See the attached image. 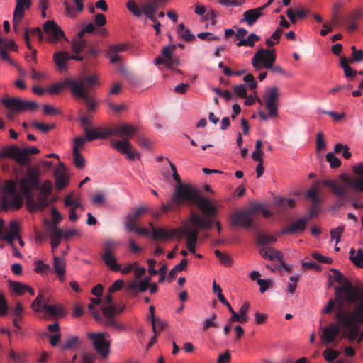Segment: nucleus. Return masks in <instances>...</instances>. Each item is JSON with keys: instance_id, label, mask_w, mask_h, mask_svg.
Instances as JSON below:
<instances>
[{"instance_id": "nucleus-1", "label": "nucleus", "mask_w": 363, "mask_h": 363, "mask_svg": "<svg viewBox=\"0 0 363 363\" xmlns=\"http://www.w3.org/2000/svg\"><path fill=\"white\" fill-rule=\"evenodd\" d=\"M352 169L354 173L359 176L352 177L342 174L340 177L342 182L341 184H338L331 179L323 181V184L329 187L333 194L337 197V206H340L345 201H348L354 208L359 209L363 208V203L359 196L354 193H350V190L354 192L363 193V163H359L353 167Z\"/></svg>"}, {"instance_id": "nucleus-2", "label": "nucleus", "mask_w": 363, "mask_h": 363, "mask_svg": "<svg viewBox=\"0 0 363 363\" xmlns=\"http://www.w3.org/2000/svg\"><path fill=\"white\" fill-rule=\"evenodd\" d=\"M333 280L340 286L335 287V298H330L323 310L324 314L331 313L335 308L363 303V286L353 284L336 269H331Z\"/></svg>"}, {"instance_id": "nucleus-3", "label": "nucleus", "mask_w": 363, "mask_h": 363, "mask_svg": "<svg viewBox=\"0 0 363 363\" xmlns=\"http://www.w3.org/2000/svg\"><path fill=\"white\" fill-rule=\"evenodd\" d=\"M172 177L178 183L174 193L172 195V201L175 206L179 207L183 203L195 204L203 213L208 217L216 213V207L208 199L203 197L196 189L182 183L181 177L177 172L172 173Z\"/></svg>"}, {"instance_id": "nucleus-4", "label": "nucleus", "mask_w": 363, "mask_h": 363, "mask_svg": "<svg viewBox=\"0 0 363 363\" xmlns=\"http://www.w3.org/2000/svg\"><path fill=\"white\" fill-rule=\"evenodd\" d=\"M23 196L27 199V205L30 211H43L49 205L48 197L39 194L36 200L33 199V191L29 196L21 195L16 189L13 180H6L2 188L1 207L5 211L18 210L23 203Z\"/></svg>"}, {"instance_id": "nucleus-5", "label": "nucleus", "mask_w": 363, "mask_h": 363, "mask_svg": "<svg viewBox=\"0 0 363 363\" xmlns=\"http://www.w3.org/2000/svg\"><path fill=\"white\" fill-rule=\"evenodd\" d=\"M335 318L342 327V336L350 342H357L359 325L363 324V303L335 308Z\"/></svg>"}, {"instance_id": "nucleus-6", "label": "nucleus", "mask_w": 363, "mask_h": 363, "mask_svg": "<svg viewBox=\"0 0 363 363\" xmlns=\"http://www.w3.org/2000/svg\"><path fill=\"white\" fill-rule=\"evenodd\" d=\"M276 61L275 50L259 48L252 58V65L256 71H259L262 67L274 73L284 74V69L279 65H274Z\"/></svg>"}, {"instance_id": "nucleus-7", "label": "nucleus", "mask_w": 363, "mask_h": 363, "mask_svg": "<svg viewBox=\"0 0 363 363\" xmlns=\"http://www.w3.org/2000/svg\"><path fill=\"white\" fill-rule=\"evenodd\" d=\"M1 102L9 111L6 116L9 120H12L16 113L34 111L38 108V104L36 102L22 100L18 97L1 99Z\"/></svg>"}, {"instance_id": "nucleus-8", "label": "nucleus", "mask_w": 363, "mask_h": 363, "mask_svg": "<svg viewBox=\"0 0 363 363\" xmlns=\"http://www.w3.org/2000/svg\"><path fill=\"white\" fill-rule=\"evenodd\" d=\"M98 84L99 82L96 75H86L83 78L79 88L76 90L74 96L85 101L89 112L94 111L96 106V100L89 94V91Z\"/></svg>"}, {"instance_id": "nucleus-9", "label": "nucleus", "mask_w": 363, "mask_h": 363, "mask_svg": "<svg viewBox=\"0 0 363 363\" xmlns=\"http://www.w3.org/2000/svg\"><path fill=\"white\" fill-rule=\"evenodd\" d=\"M126 7L134 16L139 18L143 14L151 21H155V13L158 9L155 3L151 0L140 5L137 4L134 0H129L126 3Z\"/></svg>"}, {"instance_id": "nucleus-10", "label": "nucleus", "mask_w": 363, "mask_h": 363, "mask_svg": "<svg viewBox=\"0 0 363 363\" xmlns=\"http://www.w3.org/2000/svg\"><path fill=\"white\" fill-rule=\"evenodd\" d=\"M40 170L36 167L27 169L26 177L20 179L19 184L23 196H29L39 185Z\"/></svg>"}, {"instance_id": "nucleus-11", "label": "nucleus", "mask_w": 363, "mask_h": 363, "mask_svg": "<svg viewBox=\"0 0 363 363\" xmlns=\"http://www.w3.org/2000/svg\"><path fill=\"white\" fill-rule=\"evenodd\" d=\"M44 297L40 294L32 303V308L36 312L43 311L46 314L53 317H63L65 315L62 307L44 303Z\"/></svg>"}, {"instance_id": "nucleus-12", "label": "nucleus", "mask_w": 363, "mask_h": 363, "mask_svg": "<svg viewBox=\"0 0 363 363\" xmlns=\"http://www.w3.org/2000/svg\"><path fill=\"white\" fill-rule=\"evenodd\" d=\"M88 338L92 342L96 351L106 357L109 353L111 341L108 340L109 335L107 333H89Z\"/></svg>"}, {"instance_id": "nucleus-13", "label": "nucleus", "mask_w": 363, "mask_h": 363, "mask_svg": "<svg viewBox=\"0 0 363 363\" xmlns=\"http://www.w3.org/2000/svg\"><path fill=\"white\" fill-rule=\"evenodd\" d=\"M217 213L212 216H207L204 213V218L195 212H191L190 215V222L194 226L198 227L201 230H209L212 228L213 223L216 225L218 233L221 232L222 228L220 222L214 221L213 218L216 216Z\"/></svg>"}, {"instance_id": "nucleus-14", "label": "nucleus", "mask_w": 363, "mask_h": 363, "mask_svg": "<svg viewBox=\"0 0 363 363\" xmlns=\"http://www.w3.org/2000/svg\"><path fill=\"white\" fill-rule=\"evenodd\" d=\"M111 147L127 155L128 159L134 160L139 159L140 154L134 148L128 139L119 140L117 139H111L110 142Z\"/></svg>"}, {"instance_id": "nucleus-15", "label": "nucleus", "mask_w": 363, "mask_h": 363, "mask_svg": "<svg viewBox=\"0 0 363 363\" xmlns=\"http://www.w3.org/2000/svg\"><path fill=\"white\" fill-rule=\"evenodd\" d=\"M101 309L103 314V321L100 322L101 323L108 327H112L118 330H123L125 329V325L117 322L113 317L116 314V305H111L108 306L103 305L101 306Z\"/></svg>"}, {"instance_id": "nucleus-16", "label": "nucleus", "mask_w": 363, "mask_h": 363, "mask_svg": "<svg viewBox=\"0 0 363 363\" xmlns=\"http://www.w3.org/2000/svg\"><path fill=\"white\" fill-rule=\"evenodd\" d=\"M279 89L276 86L269 89L264 94L265 107L269 111L270 118H276L278 116L277 107L279 106Z\"/></svg>"}, {"instance_id": "nucleus-17", "label": "nucleus", "mask_w": 363, "mask_h": 363, "mask_svg": "<svg viewBox=\"0 0 363 363\" xmlns=\"http://www.w3.org/2000/svg\"><path fill=\"white\" fill-rule=\"evenodd\" d=\"M82 79L83 78H79L77 79L67 78L60 83L53 84L49 88L48 91L52 94H57L64 88L69 87L70 88L72 94L74 96L76 94V90H77L78 88H79V85H81Z\"/></svg>"}, {"instance_id": "nucleus-18", "label": "nucleus", "mask_w": 363, "mask_h": 363, "mask_svg": "<svg viewBox=\"0 0 363 363\" xmlns=\"http://www.w3.org/2000/svg\"><path fill=\"white\" fill-rule=\"evenodd\" d=\"M230 224L234 227L247 228L253 226V219L247 210L238 211L231 216Z\"/></svg>"}, {"instance_id": "nucleus-19", "label": "nucleus", "mask_w": 363, "mask_h": 363, "mask_svg": "<svg viewBox=\"0 0 363 363\" xmlns=\"http://www.w3.org/2000/svg\"><path fill=\"white\" fill-rule=\"evenodd\" d=\"M152 230V238L154 240H169L174 236L179 235L180 237L182 228H172L167 230L164 228H155L152 223H149Z\"/></svg>"}, {"instance_id": "nucleus-20", "label": "nucleus", "mask_w": 363, "mask_h": 363, "mask_svg": "<svg viewBox=\"0 0 363 363\" xmlns=\"http://www.w3.org/2000/svg\"><path fill=\"white\" fill-rule=\"evenodd\" d=\"M341 329L342 327L337 321L336 323H330L323 330V333L320 336L323 343L325 345L333 343L340 333Z\"/></svg>"}, {"instance_id": "nucleus-21", "label": "nucleus", "mask_w": 363, "mask_h": 363, "mask_svg": "<svg viewBox=\"0 0 363 363\" xmlns=\"http://www.w3.org/2000/svg\"><path fill=\"white\" fill-rule=\"evenodd\" d=\"M108 130L110 136H118L123 139L132 138L136 133L135 127L128 123H122L113 128H108Z\"/></svg>"}, {"instance_id": "nucleus-22", "label": "nucleus", "mask_w": 363, "mask_h": 363, "mask_svg": "<svg viewBox=\"0 0 363 363\" xmlns=\"http://www.w3.org/2000/svg\"><path fill=\"white\" fill-rule=\"evenodd\" d=\"M43 30L46 34L49 35L48 40L51 43L65 38L64 31L54 21H47L43 26Z\"/></svg>"}, {"instance_id": "nucleus-23", "label": "nucleus", "mask_w": 363, "mask_h": 363, "mask_svg": "<svg viewBox=\"0 0 363 363\" xmlns=\"http://www.w3.org/2000/svg\"><path fill=\"white\" fill-rule=\"evenodd\" d=\"M199 233V229L196 228L184 227L182 228V232L180 235V237L183 235L186 236L187 248L190 252L194 254L196 252Z\"/></svg>"}, {"instance_id": "nucleus-24", "label": "nucleus", "mask_w": 363, "mask_h": 363, "mask_svg": "<svg viewBox=\"0 0 363 363\" xmlns=\"http://www.w3.org/2000/svg\"><path fill=\"white\" fill-rule=\"evenodd\" d=\"M69 60L83 61L84 57H82L81 55H71L66 52H58L55 53L53 55V60L60 69H65L66 67V63Z\"/></svg>"}, {"instance_id": "nucleus-25", "label": "nucleus", "mask_w": 363, "mask_h": 363, "mask_svg": "<svg viewBox=\"0 0 363 363\" xmlns=\"http://www.w3.org/2000/svg\"><path fill=\"white\" fill-rule=\"evenodd\" d=\"M17 234V225L15 222L10 223L9 230H4V222L0 218V240L11 242Z\"/></svg>"}, {"instance_id": "nucleus-26", "label": "nucleus", "mask_w": 363, "mask_h": 363, "mask_svg": "<svg viewBox=\"0 0 363 363\" xmlns=\"http://www.w3.org/2000/svg\"><path fill=\"white\" fill-rule=\"evenodd\" d=\"M264 16V12L259 7L247 10L243 13V18L240 20V22H246L248 26H253L257 21Z\"/></svg>"}, {"instance_id": "nucleus-27", "label": "nucleus", "mask_w": 363, "mask_h": 363, "mask_svg": "<svg viewBox=\"0 0 363 363\" xmlns=\"http://www.w3.org/2000/svg\"><path fill=\"white\" fill-rule=\"evenodd\" d=\"M86 139L87 141H92L96 139H104L110 136L108 128H94L93 130H85Z\"/></svg>"}, {"instance_id": "nucleus-28", "label": "nucleus", "mask_w": 363, "mask_h": 363, "mask_svg": "<svg viewBox=\"0 0 363 363\" xmlns=\"http://www.w3.org/2000/svg\"><path fill=\"white\" fill-rule=\"evenodd\" d=\"M76 4V7L69 5L67 1L64 2L65 6V13L72 18L77 16V13H82L84 9V5L82 0H73Z\"/></svg>"}, {"instance_id": "nucleus-29", "label": "nucleus", "mask_w": 363, "mask_h": 363, "mask_svg": "<svg viewBox=\"0 0 363 363\" xmlns=\"http://www.w3.org/2000/svg\"><path fill=\"white\" fill-rule=\"evenodd\" d=\"M147 208L145 206L138 207L132 213L128 214L125 218V226L126 229L130 228L129 225H137V219L141 216Z\"/></svg>"}, {"instance_id": "nucleus-30", "label": "nucleus", "mask_w": 363, "mask_h": 363, "mask_svg": "<svg viewBox=\"0 0 363 363\" xmlns=\"http://www.w3.org/2000/svg\"><path fill=\"white\" fill-rule=\"evenodd\" d=\"M101 258L105 264L114 272L121 270V266L117 264L116 258L113 252H104L101 255Z\"/></svg>"}, {"instance_id": "nucleus-31", "label": "nucleus", "mask_w": 363, "mask_h": 363, "mask_svg": "<svg viewBox=\"0 0 363 363\" xmlns=\"http://www.w3.org/2000/svg\"><path fill=\"white\" fill-rule=\"evenodd\" d=\"M53 267L60 281H64L65 279V262L64 259L60 257H54Z\"/></svg>"}, {"instance_id": "nucleus-32", "label": "nucleus", "mask_w": 363, "mask_h": 363, "mask_svg": "<svg viewBox=\"0 0 363 363\" xmlns=\"http://www.w3.org/2000/svg\"><path fill=\"white\" fill-rule=\"evenodd\" d=\"M309 220L307 217L301 218L289 225V230H291L292 234L301 233L306 228Z\"/></svg>"}, {"instance_id": "nucleus-33", "label": "nucleus", "mask_w": 363, "mask_h": 363, "mask_svg": "<svg viewBox=\"0 0 363 363\" xmlns=\"http://www.w3.org/2000/svg\"><path fill=\"white\" fill-rule=\"evenodd\" d=\"M91 303L88 305V309L91 313V315L94 316V319L97 322H102L103 318L102 315L100 314L99 312L96 311L95 310V305H99L101 303V298L100 297L96 298H90Z\"/></svg>"}, {"instance_id": "nucleus-34", "label": "nucleus", "mask_w": 363, "mask_h": 363, "mask_svg": "<svg viewBox=\"0 0 363 363\" xmlns=\"http://www.w3.org/2000/svg\"><path fill=\"white\" fill-rule=\"evenodd\" d=\"M350 259L357 267L363 269V250L359 249L355 255V250L351 248L350 250Z\"/></svg>"}, {"instance_id": "nucleus-35", "label": "nucleus", "mask_w": 363, "mask_h": 363, "mask_svg": "<svg viewBox=\"0 0 363 363\" xmlns=\"http://www.w3.org/2000/svg\"><path fill=\"white\" fill-rule=\"evenodd\" d=\"M15 161L20 165H27L30 162V158L28 150L25 148L18 147V151L16 153Z\"/></svg>"}, {"instance_id": "nucleus-36", "label": "nucleus", "mask_w": 363, "mask_h": 363, "mask_svg": "<svg viewBox=\"0 0 363 363\" xmlns=\"http://www.w3.org/2000/svg\"><path fill=\"white\" fill-rule=\"evenodd\" d=\"M26 10V9L17 6L15 7L13 16V26L15 30H18L21 21L24 16Z\"/></svg>"}, {"instance_id": "nucleus-37", "label": "nucleus", "mask_w": 363, "mask_h": 363, "mask_svg": "<svg viewBox=\"0 0 363 363\" xmlns=\"http://www.w3.org/2000/svg\"><path fill=\"white\" fill-rule=\"evenodd\" d=\"M260 40V37L255 33H251L248 35V37L245 39H240L237 43L236 45L238 47L241 46H249L253 47L256 42H258Z\"/></svg>"}, {"instance_id": "nucleus-38", "label": "nucleus", "mask_w": 363, "mask_h": 363, "mask_svg": "<svg viewBox=\"0 0 363 363\" xmlns=\"http://www.w3.org/2000/svg\"><path fill=\"white\" fill-rule=\"evenodd\" d=\"M18 146L16 145H12L6 147H4L0 151V157L4 158H11L15 160L16 153L18 151Z\"/></svg>"}, {"instance_id": "nucleus-39", "label": "nucleus", "mask_w": 363, "mask_h": 363, "mask_svg": "<svg viewBox=\"0 0 363 363\" xmlns=\"http://www.w3.org/2000/svg\"><path fill=\"white\" fill-rule=\"evenodd\" d=\"M187 264L188 260L186 259H183L180 263L177 264L169 273L167 278L169 281H172L177 276L179 272L184 270Z\"/></svg>"}, {"instance_id": "nucleus-40", "label": "nucleus", "mask_w": 363, "mask_h": 363, "mask_svg": "<svg viewBox=\"0 0 363 363\" xmlns=\"http://www.w3.org/2000/svg\"><path fill=\"white\" fill-rule=\"evenodd\" d=\"M87 44L85 40L73 39L72 43V50L75 54L74 55H79V53L84 50Z\"/></svg>"}, {"instance_id": "nucleus-41", "label": "nucleus", "mask_w": 363, "mask_h": 363, "mask_svg": "<svg viewBox=\"0 0 363 363\" xmlns=\"http://www.w3.org/2000/svg\"><path fill=\"white\" fill-rule=\"evenodd\" d=\"M178 34L179 37L185 41H191L195 38V36L191 33L190 30L185 28L184 23L179 25Z\"/></svg>"}, {"instance_id": "nucleus-42", "label": "nucleus", "mask_w": 363, "mask_h": 363, "mask_svg": "<svg viewBox=\"0 0 363 363\" xmlns=\"http://www.w3.org/2000/svg\"><path fill=\"white\" fill-rule=\"evenodd\" d=\"M174 50H173L172 48H171L170 46L164 47L162 50V55L164 57V59L169 60V62L172 67L177 66L179 63L178 59L172 57V52Z\"/></svg>"}, {"instance_id": "nucleus-43", "label": "nucleus", "mask_w": 363, "mask_h": 363, "mask_svg": "<svg viewBox=\"0 0 363 363\" xmlns=\"http://www.w3.org/2000/svg\"><path fill=\"white\" fill-rule=\"evenodd\" d=\"M50 240H61L63 238L62 230L57 226H48Z\"/></svg>"}, {"instance_id": "nucleus-44", "label": "nucleus", "mask_w": 363, "mask_h": 363, "mask_svg": "<svg viewBox=\"0 0 363 363\" xmlns=\"http://www.w3.org/2000/svg\"><path fill=\"white\" fill-rule=\"evenodd\" d=\"M277 238L273 235L259 234L257 236V242L260 245H267L276 242Z\"/></svg>"}, {"instance_id": "nucleus-45", "label": "nucleus", "mask_w": 363, "mask_h": 363, "mask_svg": "<svg viewBox=\"0 0 363 363\" xmlns=\"http://www.w3.org/2000/svg\"><path fill=\"white\" fill-rule=\"evenodd\" d=\"M11 289L18 295H23L26 293V284L18 281H11L9 284Z\"/></svg>"}, {"instance_id": "nucleus-46", "label": "nucleus", "mask_w": 363, "mask_h": 363, "mask_svg": "<svg viewBox=\"0 0 363 363\" xmlns=\"http://www.w3.org/2000/svg\"><path fill=\"white\" fill-rule=\"evenodd\" d=\"M36 189L39 190V194L48 197L52 193V185L50 181L47 180L41 186L38 185Z\"/></svg>"}, {"instance_id": "nucleus-47", "label": "nucleus", "mask_w": 363, "mask_h": 363, "mask_svg": "<svg viewBox=\"0 0 363 363\" xmlns=\"http://www.w3.org/2000/svg\"><path fill=\"white\" fill-rule=\"evenodd\" d=\"M73 160L74 164L77 168L82 169L85 166V159L76 149L73 152Z\"/></svg>"}, {"instance_id": "nucleus-48", "label": "nucleus", "mask_w": 363, "mask_h": 363, "mask_svg": "<svg viewBox=\"0 0 363 363\" xmlns=\"http://www.w3.org/2000/svg\"><path fill=\"white\" fill-rule=\"evenodd\" d=\"M324 359L329 362L335 360L340 355V352L331 348H327L323 353Z\"/></svg>"}, {"instance_id": "nucleus-49", "label": "nucleus", "mask_w": 363, "mask_h": 363, "mask_svg": "<svg viewBox=\"0 0 363 363\" xmlns=\"http://www.w3.org/2000/svg\"><path fill=\"white\" fill-rule=\"evenodd\" d=\"M334 151L335 153H340L342 152V155L345 159H349L352 155L347 145H343L340 143H337L335 145Z\"/></svg>"}, {"instance_id": "nucleus-50", "label": "nucleus", "mask_w": 363, "mask_h": 363, "mask_svg": "<svg viewBox=\"0 0 363 363\" xmlns=\"http://www.w3.org/2000/svg\"><path fill=\"white\" fill-rule=\"evenodd\" d=\"M352 58L349 59L350 63H352L354 62H359L363 60V50H357L355 46H352Z\"/></svg>"}, {"instance_id": "nucleus-51", "label": "nucleus", "mask_w": 363, "mask_h": 363, "mask_svg": "<svg viewBox=\"0 0 363 363\" xmlns=\"http://www.w3.org/2000/svg\"><path fill=\"white\" fill-rule=\"evenodd\" d=\"M320 203V199L315 200H311V209L309 212V215L307 218L311 220L315 216L318 215L320 211L319 204Z\"/></svg>"}, {"instance_id": "nucleus-52", "label": "nucleus", "mask_w": 363, "mask_h": 363, "mask_svg": "<svg viewBox=\"0 0 363 363\" xmlns=\"http://www.w3.org/2000/svg\"><path fill=\"white\" fill-rule=\"evenodd\" d=\"M52 221L45 220L48 226H57L59 222L62 220V216L57 209L55 207L52 208Z\"/></svg>"}, {"instance_id": "nucleus-53", "label": "nucleus", "mask_w": 363, "mask_h": 363, "mask_svg": "<svg viewBox=\"0 0 363 363\" xmlns=\"http://www.w3.org/2000/svg\"><path fill=\"white\" fill-rule=\"evenodd\" d=\"M128 50V45L126 44L120 43L111 45L108 48V54H118V52H124Z\"/></svg>"}, {"instance_id": "nucleus-54", "label": "nucleus", "mask_w": 363, "mask_h": 363, "mask_svg": "<svg viewBox=\"0 0 363 363\" xmlns=\"http://www.w3.org/2000/svg\"><path fill=\"white\" fill-rule=\"evenodd\" d=\"M326 160L330 163V167L332 169H335L341 165V161L339 158L335 157L332 152H328L325 156Z\"/></svg>"}, {"instance_id": "nucleus-55", "label": "nucleus", "mask_w": 363, "mask_h": 363, "mask_svg": "<svg viewBox=\"0 0 363 363\" xmlns=\"http://www.w3.org/2000/svg\"><path fill=\"white\" fill-rule=\"evenodd\" d=\"M214 253L223 264L226 267H230L231 265L232 259L229 255L222 253L218 250H215Z\"/></svg>"}, {"instance_id": "nucleus-56", "label": "nucleus", "mask_w": 363, "mask_h": 363, "mask_svg": "<svg viewBox=\"0 0 363 363\" xmlns=\"http://www.w3.org/2000/svg\"><path fill=\"white\" fill-rule=\"evenodd\" d=\"M295 203V201L292 199H281L277 202L281 211H285L288 208H294Z\"/></svg>"}, {"instance_id": "nucleus-57", "label": "nucleus", "mask_w": 363, "mask_h": 363, "mask_svg": "<svg viewBox=\"0 0 363 363\" xmlns=\"http://www.w3.org/2000/svg\"><path fill=\"white\" fill-rule=\"evenodd\" d=\"M344 230H345L344 226H339V227L332 229L330 230L331 239L335 240L336 245H337L340 242L341 236H342V234L344 232Z\"/></svg>"}, {"instance_id": "nucleus-58", "label": "nucleus", "mask_w": 363, "mask_h": 363, "mask_svg": "<svg viewBox=\"0 0 363 363\" xmlns=\"http://www.w3.org/2000/svg\"><path fill=\"white\" fill-rule=\"evenodd\" d=\"M50 270V267L49 264L44 263L43 261H37L35 262V271L37 273L44 274H47Z\"/></svg>"}, {"instance_id": "nucleus-59", "label": "nucleus", "mask_w": 363, "mask_h": 363, "mask_svg": "<svg viewBox=\"0 0 363 363\" xmlns=\"http://www.w3.org/2000/svg\"><path fill=\"white\" fill-rule=\"evenodd\" d=\"M31 125L34 128H36L38 130H40L43 133H47L50 130L53 129L54 127H55L54 124H51V125H50V124H44V123H39V122H37V121H33Z\"/></svg>"}, {"instance_id": "nucleus-60", "label": "nucleus", "mask_w": 363, "mask_h": 363, "mask_svg": "<svg viewBox=\"0 0 363 363\" xmlns=\"http://www.w3.org/2000/svg\"><path fill=\"white\" fill-rule=\"evenodd\" d=\"M233 92L235 95L244 98L247 96V88L245 84H239L233 87Z\"/></svg>"}, {"instance_id": "nucleus-61", "label": "nucleus", "mask_w": 363, "mask_h": 363, "mask_svg": "<svg viewBox=\"0 0 363 363\" xmlns=\"http://www.w3.org/2000/svg\"><path fill=\"white\" fill-rule=\"evenodd\" d=\"M79 344V337L77 336L68 338L62 346L63 350H69Z\"/></svg>"}, {"instance_id": "nucleus-62", "label": "nucleus", "mask_w": 363, "mask_h": 363, "mask_svg": "<svg viewBox=\"0 0 363 363\" xmlns=\"http://www.w3.org/2000/svg\"><path fill=\"white\" fill-rule=\"evenodd\" d=\"M243 80L246 83H248V86L250 90L252 91V90L256 89V88L257 86V82L255 81V77L252 74L249 73V74H246L244 77Z\"/></svg>"}, {"instance_id": "nucleus-63", "label": "nucleus", "mask_w": 363, "mask_h": 363, "mask_svg": "<svg viewBox=\"0 0 363 363\" xmlns=\"http://www.w3.org/2000/svg\"><path fill=\"white\" fill-rule=\"evenodd\" d=\"M130 225V228H128V230H129L130 231L135 232L138 235H143V236H149L150 235V230L145 228H141V227H138L137 225Z\"/></svg>"}, {"instance_id": "nucleus-64", "label": "nucleus", "mask_w": 363, "mask_h": 363, "mask_svg": "<svg viewBox=\"0 0 363 363\" xmlns=\"http://www.w3.org/2000/svg\"><path fill=\"white\" fill-rule=\"evenodd\" d=\"M283 259V254L281 252L271 247L269 254V259L281 261Z\"/></svg>"}]
</instances>
